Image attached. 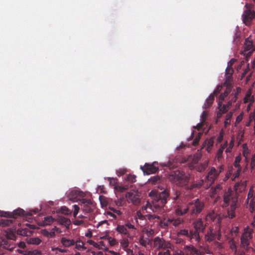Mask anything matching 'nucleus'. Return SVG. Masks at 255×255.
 <instances>
[{
  "mask_svg": "<svg viewBox=\"0 0 255 255\" xmlns=\"http://www.w3.org/2000/svg\"><path fill=\"white\" fill-rule=\"evenodd\" d=\"M42 234L46 237L52 238L54 237L55 236V232L52 231V232H49L46 230H42Z\"/></svg>",
  "mask_w": 255,
  "mask_h": 255,
  "instance_id": "obj_35",
  "label": "nucleus"
},
{
  "mask_svg": "<svg viewBox=\"0 0 255 255\" xmlns=\"http://www.w3.org/2000/svg\"><path fill=\"white\" fill-rule=\"evenodd\" d=\"M205 239L208 242H212L217 239L221 240V234L219 231H214L212 229H210L205 235Z\"/></svg>",
  "mask_w": 255,
  "mask_h": 255,
  "instance_id": "obj_16",
  "label": "nucleus"
},
{
  "mask_svg": "<svg viewBox=\"0 0 255 255\" xmlns=\"http://www.w3.org/2000/svg\"><path fill=\"white\" fill-rule=\"evenodd\" d=\"M139 243L141 246L146 247V245L148 244L147 240L140 238L139 240Z\"/></svg>",
  "mask_w": 255,
  "mask_h": 255,
  "instance_id": "obj_63",
  "label": "nucleus"
},
{
  "mask_svg": "<svg viewBox=\"0 0 255 255\" xmlns=\"http://www.w3.org/2000/svg\"><path fill=\"white\" fill-rule=\"evenodd\" d=\"M240 207V204L237 202L236 199H234L233 203H231L230 206L227 209V216L230 219H233L236 217V210Z\"/></svg>",
  "mask_w": 255,
  "mask_h": 255,
  "instance_id": "obj_17",
  "label": "nucleus"
},
{
  "mask_svg": "<svg viewBox=\"0 0 255 255\" xmlns=\"http://www.w3.org/2000/svg\"><path fill=\"white\" fill-rule=\"evenodd\" d=\"M116 188L121 192H124L128 189V186H116Z\"/></svg>",
  "mask_w": 255,
  "mask_h": 255,
  "instance_id": "obj_60",
  "label": "nucleus"
},
{
  "mask_svg": "<svg viewBox=\"0 0 255 255\" xmlns=\"http://www.w3.org/2000/svg\"><path fill=\"white\" fill-rule=\"evenodd\" d=\"M173 222V219H166L164 218L161 220L160 222V226L161 227H164L168 226L170 224L172 223Z\"/></svg>",
  "mask_w": 255,
  "mask_h": 255,
  "instance_id": "obj_32",
  "label": "nucleus"
},
{
  "mask_svg": "<svg viewBox=\"0 0 255 255\" xmlns=\"http://www.w3.org/2000/svg\"><path fill=\"white\" fill-rule=\"evenodd\" d=\"M250 165L252 169H253L255 167V154L252 155Z\"/></svg>",
  "mask_w": 255,
  "mask_h": 255,
  "instance_id": "obj_62",
  "label": "nucleus"
},
{
  "mask_svg": "<svg viewBox=\"0 0 255 255\" xmlns=\"http://www.w3.org/2000/svg\"><path fill=\"white\" fill-rule=\"evenodd\" d=\"M57 220L60 225L64 226L67 229H69L71 224V222L69 219L60 216L58 217Z\"/></svg>",
  "mask_w": 255,
  "mask_h": 255,
  "instance_id": "obj_22",
  "label": "nucleus"
},
{
  "mask_svg": "<svg viewBox=\"0 0 255 255\" xmlns=\"http://www.w3.org/2000/svg\"><path fill=\"white\" fill-rule=\"evenodd\" d=\"M208 115V113L206 111H204L201 116V123H199L196 128L198 130H201L202 128H204V125L206 124V120Z\"/></svg>",
  "mask_w": 255,
  "mask_h": 255,
  "instance_id": "obj_24",
  "label": "nucleus"
},
{
  "mask_svg": "<svg viewBox=\"0 0 255 255\" xmlns=\"http://www.w3.org/2000/svg\"><path fill=\"white\" fill-rule=\"evenodd\" d=\"M233 65H228L226 69L225 81L223 86L226 87V90L232 91V76L234 73Z\"/></svg>",
  "mask_w": 255,
  "mask_h": 255,
  "instance_id": "obj_9",
  "label": "nucleus"
},
{
  "mask_svg": "<svg viewBox=\"0 0 255 255\" xmlns=\"http://www.w3.org/2000/svg\"><path fill=\"white\" fill-rule=\"evenodd\" d=\"M205 143L207 144V149L211 148L214 144V140L213 138H210L207 141H206Z\"/></svg>",
  "mask_w": 255,
  "mask_h": 255,
  "instance_id": "obj_51",
  "label": "nucleus"
},
{
  "mask_svg": "<svg viewBox=\"0 0 255 255\" xmlns=\"http://www.w3.org/2000/svg\"><path fill=\"white\" fill-rule=\"evenodd\" d=\"M178 235H182L187 237L191 242H193L194 241V238H193V233L192 230H190L189 232L188 230L186 229L181 230L178 233Z\"/></svg>",
  "mask_w": 255,
  "mask_h": 255,
  "instance_id": "obj_26",
  "label": "nucleus"
},
{
  "mask_svg": "<svg viewBox=\"0 0 255 255\" xmlns=\"http://www.w3.org/2000/svg\"><path fill=\"white\" fill-rule=\"evenodd\" d=\"M76 249L78 250H84L86 249V248L84 247L83 242L79 241V243L76 245Z\"/></svg>",
  "mask_w": 255,
  "mask_h": 255,
  "instance_id": "obj_47",
  "label": "nucleus"
},
{
  "mask_svg": "<svg viewBox=\"0 0 255 255\" xmlns=\"http://www.w3.org/2000/svg\"><path fill=\"white\" fill-rule=\"evenodd\" d=\"M8 243L5 239L0 238V255L5 254V250L8 249Z\"/></svg>",
  "mask_w": 255,
  "mask_h": 255,
  "instance_id": "obj_23",
  "label": "nucleus"
},
{
  "mask_svg": "<svg viewBox=\"0 0 255 255\" xmlns=\"http://www.w3.org/2000/svg\"><path fill=\"white\" fill-rule=\"evenodd\" d=\"M61 243L65 247H69L74 245L75 242L74 240L68 239L65 237H63L61 239Z\"/></svg>",
  "mask_w": 255,
  "mask_h": 255,
  "instance_id": "obj_27",
  "label": "nucleus"
},
{
  "mask_svg": "<svg viewBox=\"0 0 255 255\" xmlns=\"http://www.w3.org/2000/svg\"><path fill=\"white\" fill-rule=\"evenodd\" d=\"M74 208V212H73V216L76 218L77 216V215L78 214L79 211V207L77 205H74L73 206Z\"/></svg>",
  "mask_w": 255,
  "mask_h": 255,
  "instance_id": "obj_59",
  "label": "nucleus"
},
{
  "mask_svg": "<svg viewBox=\"0 0 255 255\" xmlns=\"http://www.w3.org/2000/svg\"><path fill=\"white\" fill-rule=\"evenodd\" d=\"M128 230H135L134 225L130 223H127L124 225H118L116 228V231L122 234L127 236L128 238L131 239L132 236L130 235Z\"/></svg>",
  "mask_w": 255,
  "mask_h": 255,
  "instance_id": "obj_11",
  "label": "nucleus"
},
{
  "mask_svg": "<svg viewBox=\"0 0 255 255\" xmlns=\"http://www.w3.org/2000/svg\"><path fill=\"white\" fill-rule=\"evenodd\" d=\"M233 116V113L232 112H229L228 113L226 116V119L224 122L225 126L226 127L227 125L230 124L231 120Z\"/></svg>",
  "mask_w": 255,
  "mask_h": 255,
  "instance_id": "obj_36",
  "label": "nucleus"
},
{
  "mask_svg": "<svg viewBox=\"0 0 255 255\" xmlns=\"http://www.w3.org/2000/svg\"><path fill=\"white\" fill-rule=\"evenodd\" d=\"M204 181L203 180H200L198 182L193 183L191 185V189H193L194 188H199L202 186L203 184Z\"/></svg>",
  "mask_w": 255,
  "mask_h": 255,
  "instance_id": "obj_41",
  "label": "nucleus"
},
{
  "mask_svg": "<svg viewBox=\"0 0 255 255\" xmlns=\"http://www.w3.org/2000/svg\"><path fill=\"white\" fill-rule=\"evenodd\" d=\"M201 134H202L201 133H198V134L196 135V137L195 138V139L193 141L192 144L194 146H196L198 144L199 141V140L200 139Z\"/></svg>",
  "mask_w": 255,
  "mask_h": 255,
  "instance_id": "obj_44",
  "label": "nucleus"
},
{
  "mask_svg": "<svg viewBox=\"0 0 255 255\" xmlns=\"http://www.w3.org/2000/svg\"><path fill=\"white\" fill-rule=\"evenodd\" d=\"M182 255H204V253L197 248L193 245L185 246L183 249V251L180 253Z\"/></svg>",
  "mask_w": 255,
  "mask_h": 255,
  "instance_id": "obj_12",
  "label": "nucleus"
},
{
  "mask_svg": "<svg viewBox=\"0 0 255 255\" xmlns=\"http://www.w3.org/2000/svg\"><path fill=\"white\" fill-rule=\"evenodd\" d=\"M194 230H192L193 233L194 241L199 243L200 241L199 233L203 232L205 229V226L201 219H198L193 223Z\"/></svg>",
  "mask_w": 255,
  "mask_h": 255,
  "instance_id": "obj_8",
  "label": "nucleus"
},
{
  "mask_svg": "<svg viewBox=\"0 0 255 255\" xmlns=\"http://www.w3.org/2000/svg\"><path fill=\"white\" fill-rule=\"evenodd\" d=\"M254 229L247 227L245 229L244 232L241 238V248L248 250L253 249L251 247V242L253 237Z\"/></svg>",
  "mask_w": 255,
  "mask_h": 255,
  "instance_id": "obj_5",
  "label": "nucleus"
},
{
  "mask_svg": "<svg viewBox=\"0 0 255 255\" xmlns=\"http://www.w3.org/2000/svg\"><path fill=\"white\" fill-rule=\"evenodd\" d=\"M219 173L215 167H212L209 171L208 174L206 176V179L211 183L214 182L215 180L219 176Z\"/></svg>",
  "mask_w": 255,
  "mask_h": 255,
  "instance_id": "obj_21",
  "label": "nucleus"
},
{
  "mask_svg": "<svg viewBox=\"0 0 255 255\" xmlns=\"http://www.w3.org/2000/svg\"><path fill=\"white\" fill-rule=\"evenodd\" d=\"M136 177L135 175L129 174L127 176L125 180L131 183H134L136 181Z\"/></svg>",
  "mask_w": 255,
  "mask_h": 255,
  "instance_id": "obj_40",
  "label": "nucleus"
},
{
  "mask_svg": "<svg viewBox=\"0 0 255 255\" xmlns=\"http://www.w3.org/2000/svg\"><path fill=\"white\" fill-rule=\"evenodd\" d=\"M31 215V214H26L25 211L22 209H17L13 211L12 213L5 212L1 216L5 217H9L12 219H16L18 216Z\"/></svg>",
  "mask_w": 255,
  "mask_h": 255,
  "instance_id": "obj_18",
  "label": "nucleus"
},
{
  "mask_svg": "<svg viewBox=\"0 0 255 255\" xmlns=\"http://www.w3.org/2000/svg\"><path fill=\"white\" fill-rule=\"evenodd\" d=\"M41 240L38 238H30L28 241V243L30 244L38 245L40 244Z\"/></svg>",
  "mask_w": 255,
  "mask_h": 255,
  "instance_id": "obj_34",
  "label": "nucleus"
},
{
  "mask_svg": "<svg viewBox=\"0 0 255 255\" xmlns=\"http://www.w3.org/2000/svg\"><path fill=\"white\" fill-rule=\"evenodd\" d=\"M40 252L37 250H35L33 251H25L24 252V255H38Z\"/></svg>",
  "mask_w": 255,
  "mask_h": 255,
  "instance_id": "obj_42",
  "label": "nucleus"
},
{
  "mask_svg": "<svg viewBox=\"0 0 255 255\" xmlns=\"http://www.w3.org/2000/svg\"><path fill=\"white\" fill-rule=\"evenodd\" d=\"M169 191L167 188L156 193L152 203L147 202L146 205L142 207V211L149 209L153 212H156L161 209L166 204L167 199L169 197Z\"/></svg>",
  "mask_w": 255,
  "mask_h": 255,
  "instance_id": "obj_2",
  "label": "nucleus"
},
{
  "mask_svg": "<svg viewBox=\"0 0 255 255\" xmlns=\"http://www.w3.org/2000/svg\"><path fill=\"white\" fill-rule=\"evenodd\" d=\"M168 178L173 183L179 186H183L188 183L190 177L185 175L184 172L177 170L171 172Z\"/></svg>",
  "mask_w": 255,
  "mask_h": 255,
  "instance_id": "obj_4",
  "label": "nucleus"
},
{
  "mask_svg": "<svg viewBox=\"0 0 255 255\" xmlns=\"http://www.w3.org/2000/svg\"><path fill=\"white\" fill-rule=\"evenodd\" d=\"M174 200L175 204V213L178 216H182L188 211H189L192 216L197 215L200 214L204 208V203L199 199H196L188 203L187 206L178 199V195L174 198Z\"/></svg>",
  "mask_w": 255,
  "mask_h": 255,
  "instance_id": "obj_1",
  "label": "nucleus"
},
{
  "mask_svg": "<svg viewBox=\"0 0 255 255\" xmlns=\"http://www.w3.org/2000/svg\"><path fill=\"white\" fill-rule=\"evenodd\" d=\"M207 166V163L201 164L196 167V170L199 172H203Z\"/></svg>",
  "mask_w": 255,
  "mask_h": 255,
  "instance_id": "obj_43",
  "label": "nucleus"
},
{
  "mask_svg": "<svg viewBox=\"0 0 255 255\" xmlns=\"http://www.w3.org/2000/svg\"><path fill=\"white\" fill-rule=\"evenodd\" d=\"M160 180V178L158 176H153L149 179V181L152 184H156Z\"/></svg>",
  "mask_w": 255,
  "mask_h": 255,
  "instance_id": "obj_49",
  "label": "nucleus"
},
{
  "mask_svg": "<svg viewBox=\"0 0 255 255\" xmlns=\"http://www.w3.org/2000/svg\"><path fill=\"white\" fill-rule=\"evenodd\" d=\"M241 91V89L238 87L236 90H234L230 95L232 91H227V90L221 94L218 100V109L222 113L227 112L232 104L236 101L237 96Z\"/></svg>",
  "mask_w": 255,
  "mask_h": 255,
  "instance_id": "obj_3",
  "label": "nucleus"
},
{
  "mask_svg": "<svg viewBox=\"0 0 255 255\" xmlns=\"http://www.w3.org/2000/svg\"><path fill=\"white\" fill-rule=\"evenodd\" d=\"M169 249H163V251L159 252L157 255H171Z\"/></svg>",
  "mask_w": 255,
  "mask_h": 255,
  "instance_id": "obj_53",
  "label": "nucleus"
},
{
  "mask_svg": "<svg viewBox=\"0 0 255 255\" xmlns=\"http://www.w3.org/2000/svg\"><path fill=\"white\" fill-rule=\"evenodd\" d=\"M17 234L23 236H28L31 234V232L27 229H19L17 230Z\"/></svg>",
  "mask_w": 255,
  "mask_h": 255,
  "instance_id": "obj_31",
  "label": "nucleus"
},
{
  "mask_svg": "<svg viewBox=\"0 0 255 255\" xmlns=\"http://www.w3.org/2000/svg\"><path fill=\"white\" fill-rule=\"evenodd\" d=\"M85 194L82 191L78 190H72L68 195V197L69 200L76 202L78 200L80 201V198L84 197Z\"/></svg>",
  "mask_w": 255,
  "mask_h": 255,
  "instance_id": "obj_19",
  "label": "nucleus"
},
{
  "mask_svg": "<svg viewBox=\"0 0 255 255\" xmlns=\"http://www.w3.org/2000/svg\"><path fill=\"white\" fill-rule=\"evenodd\" d=\"M136 219H139L141 220H145L146 218V215L144 216L142 214L140 211H137L136 215Z\"/></svg>",
  "mask_w": 255,
  "mask_h": 255,
  "instance_id": "obj_54",
  "label": "nucleus"
},
{
  "mask_svg": "<svg viewBox=\"0 0 255 255\" xmlns=\"http://www.w3.org/2000/svg\"><path fill=\"white\" fill-rule=\"evenodd\" d=\"M253 98L251 97V96L250 94L246 95V97L244 98V102L245 103H248V102H253Z\"/></svg>",
  "mask_w": 255,
  "mask_h": 255,
  "instance_id": "obj_58",
  "label": "nucleus"
},
{
  "mask_svg": "<svg viewBox=\"0 0 255 255\" xmlns=\"http://www.w3.org/2000/svg\"><path fill=\"white\" fill-rule=\"evenodd\" d=\"M153 248L156 250H160L166 249H171V244L166 241L163 238L156 237L153 240Z\"/></svg>",
  "mask_w": 255,
  "mask_h": 255,
  "instance_id": "obj_10",
  "label": "nucleus"
},
{
  "mask_svg": "<svg viewBox=\"0 0 255 255\" xmlns=\"http://www.w3.org/2000/svg\"><path fill=\"white\" fill-rule=\"evenodd\" d=\"M234 199H236L237 202H238V198L234 194L232 190H229L228 191L225 192L223 195L224 203L223 207H226L228 206L230 202L231 203H233Z\"/></svg>",
  "mask_w": 255,
  "mask_h": 255,
  "instance_id": "obj_15",
  "label": "nucleus"
},
{
  "mask_svg": "<svg viewBox=\"0 0 255 255\" xmlns=\"http://www.w3.org/2000/svg\"><path fill=\"white\" fill-rule=\"evenodd\" d=\"M83 211L86 213L92 212L95 208V204L90 199L83 198L80 200Z\"/></svg>",
  "mask_w": 255,
  "mask_h": 255,
  "instance_id": "obj_14",
  "label": "nucleus"
},
{
  "mask_svg": "<svg viewBox=\"0 0 255 255\" xmlns=\"http://www.w3.org/2000/svg\"><path fill=\"white\" fill-rule=\"evenodd\" d=\"M121 245L122 248L126 250L128 246V241L127 238H123L121 240Z\"/></svg>",
  "mask_w": 255,
  "mask_h": 255,
  "instance_id": "obj_37",
  "label": "nucleus"
},
{
  "mask_svg": "<svg viewBox=\"0 0 255 255\" xmlns=\"http://www.w3.org/2000/svg\"><path fill=\"white\" fill-rule=\"evenodd\" d=\"M140 169L144 174L147 175L155 173L158 170V162H153L151 164L146 163L143 166H140Z\"/></svg>",
  "mask_w": 255,
  "mask_h": 255,
  "instance_id": "obj_13",
  "label": "nucleus"
},
{
  "mask_svg": "<svg viewBox=\"0 0 255 255\" xmlns=\"http://www.w3.org/2000/svg\"><path fill=\"white\" fill-rule=\"evenodd\" d=\"M234 165L237 169L235 172L234 173V176L235 178H237L239 176L240 172L241 171V167L240 165V163L234 161Z\"/></svg>",
  "mask_w": 255,
  "mask_h": 255,
  "instance_id": "obj_33",
  "label": "nucleus"
},
{
  "mask_svg": "<svg viewBox=\"0 0 255 255\" xmlns=\"http://www.w3.org/2000/svg\"><path fill=\"white\" fill-rule=\"evenodd\" d=\"M110 209L113 211V212L115 214H117L119 216H120L122 214V212H121V211L119 210H117L114 208H111L110 207Z\"/></svg>",
  "mask_w": 255,
  "mask_h": 255,
  "instance_id": "obj_64",
  "label": "nucleus"
},
{
  "mask_svg": "<svg viewBox=\"0 0 255 255\" xmlns=\"http://www.w3.org/2000/svg\"><path fill=\"white\" fill-rule=\"evenodd\" d=\"M212 189H213V194H216L222 189V187L221 184H218L214 188H212Z\"/></svg>",
  "mask_w": 255,
  "mask_h": 255,
  "instance_id": "obj_48",
  "label": "nucleus"
},
{
  "mask_svg": "<svg viewBox=\"0 0 255 255\" xmlns=\"http://www.w3.org/2000/svg\"><path fill=\"white\" fill-rule=\"evenodd\" d=\"M15 219H2L0 220V225L2 227L9 226L11 225Z\"/></svg>",
  "mask_w": 255,
  "mask_h": 255,
  "instance_id": "obj_28",
  "label": "nucleus"
},
{
  "mask_svg": "<svg viewBox=\"0 0 255 255\" xmlns=\"http://www.w3.org/2000/svg\"><path fill=\"white\" fill-rule=\"evenodd\" d=\"M217 217V214L214 211L209 213L207 215V218L210 219L212 221H214Z\"/></svg>",
  "mask_w": 255,
  "mask_h": 255,
  "instance_id": "obj_45",
  "label": "nucleus"
},
{
  "mask_svg": "<svg viewBox=\"0 0 255 255\" xmlns=\"http://www.w3.org/2000/svg\"><path fill=\"white\" fill-rule=\"evenodd\" d=\"M227 145L228 142L226 141L223 144L221 145L219 149L218 150L216 157L219 162L223 159V153L224 149L227 147Z\"/></svg>",
  "mask_w": 255,
  "mask_h": 255,
  "instance_id": "obj_25",
  "label": "nucleus"
},
{
  "mask_svg": "<svg viewBox=\"0 0 255 255\" xmlns=\"http://www.w3.org/2000/svg\"><path fill=\"white\" fill-rule=\"evenodd\" d=\"M126 198L128 202L134 205H138L140 203L139 196L137 192H129L126 195Z\"/></svg>",
  "mask_w": 255,
  "mask_h": 255,
  "instance_id": "obj_20",
  "label": "nucleus"
},
{
  "mask_svg": "<svg viewBox=\"0 0 255 255\" xmlns=\"http://www.w3.org/2000/svg\"><path fill=\"white\" fill-rule=\"evenodd\" d=\"M246 9L242 15L244 23L246 25H250L253 19L255 17V11L251 9L254 8L253 3H246L245 4Z\"/></svg>",
  "mask_w": 255,
  "mask_h": 255,
  "instance_id": "obj_7",
  "label": "nucleus"
},
{
  "mask_svg": "<svg viewBox=\"0 0 255 255\" xmlns=\"http://www.w3.org/2000/svg\"><path fill=\"white\" fill-rule=\"evenodd\" d=\"M54 221V219L52 216H47L44 218V220L41 223V226H45L47 225H50Z\"/></svg>",
  "mask_w": 255,
  "mask_h": 255,
  "instance_id": "obj_29",
  "label": "nucleus"
},
{
  "mask_svg": "<svg viewBox=\"0 0 255 255\" xmlns=\"http://www.w3.org/2000/svg\"><path fill=\"white\" fill-rule=\"evenodd\" d=\"M214 95L211 94L209 97L207 99L206 103L204 105V108L206 109L210 107L214 100Z\"/></svg>",
  "mask_w": 255,
  "mask_h": 255,
  "instance_id": "obj_30",
  "label": "nucleus"
},
{
  "mask_svg": "<svg viewBox=\"0 0 255 255\" xmlns=\"http://www.w3.org/2000/svg\"><path fill=\"white\" fill-rule=\"evenodd\" d=\"M230 248L234 251H235V253H237V247L236 245V243L235 241L233 240H232L230 242Z\"/></svg>",
  "mask_w": 255,
  "mask_h": 255,
  "instance_id": "obj_52",
  "label": "nucleus"
},
{
  "mask_svg": "<svg viewBox=\"0 0 255 255\" xmlns=\"http://www.w3.org/2000/svg\"><path fill=\"white\" fill-rule=\"evenodd\" d=\"M127 170L125 168H121L117 170V173L119 176L125 174L127 172Z\"/></svg>",
  "mask_w": 255,
  "mask_h": 255,
  "instance_id": "obj_57",
  "label": "nucleus"
},
{
  "mask_svg": "<svg viewBox=\"0 0 255 255\" xmlns=\"http://www.w3.org/2000/svg\"><path fill=\"white\" fill-rule=\"evenodd\" d=\"M146 217L149 220H152L154 219H160V217L159 216L155 215L147 214L146 215Z\"/></svg>",
  "mask_w": 255,
  "mask_h": 255,
  "instance_id": "obj_56",
  "label": "nucleus"
},
{
  "mask_svg": "<svg viewBox=\"0 0 255 255\" xmlns=\"http://www.w3.org/2000/svg\"><path fill=\"white\" fill-rule=\"evenodd\" d=\"M222 86H218L217 88L214 90V93L212 95H214V96H216L220 92V91L222 90Z\"/></svg>",
  "mask_w": 255,
  "mask_h": 255,
  "instance_id": "obj_61",
  "label": "nucleus"
},
{
  "mask_svg": "<svg viewBox=\"0 0 255 255\" xmlns=\"http://www.w3.org/2000/svg\"><path fill=\"white\" fill-rule=\"evenodd\" d=\"M183 222V220L180 218H178L175 220L173 219L172 224L174 226H177Z\"/></svg>",
  "mask_w": 255,
  "mask_h": 255,
  "instance_id": "obj_46",
  "label": "nucleus"
},
{
  "mask_svg": "<svg viewBox=\"0 0 255 255\" xmlns=\"http://www.w3.org/2000/svg\"><path fill=\"white\" fill-rule=\"evenodd\" d=\"M61 212L62 214L66 215H70L72 213V211H71L66 206H62L61 207Z\"/></svg>",
  "mask_w": 255,
  "mask_h": 255,
  "instance_id": "obj_39",
  "label": "nucleus"
},
{
  "mask_svg": "<svg viewBox=\"0 0 255 255\" xmlns=\"http://www.w3.org/2000/svg\"><path fill=\"white\" fill-rule=\"evenodd\" d=\"M253 191H252L251 190H250L249 192V193H248V198H247V201L248 203H249L250 204H252V198H253Z\"/></svg>",
  "mask_w": 255,
  "mask_h": 255,
  "instance_id": "obj_50",
  "label": "nucleus"
},
{
  "mask_svg": "<svg viewBox=\"0 0 255 255\" xmlns=\"http://www.w3.org/2000/svg\"><path fill=\"white\" fill-rule=\"evenodd\" d=\"M249 151L248 149H244L243 152V156L245 157V162L246 163V168H247L248 163L249 162Z\"/></svg>",
  "mask_w": 255,
  "mask_h": 255,
  "instance_id": "obj_38",
  "label": "nucleus"
},
{
  "mask_svg": "<svg viewBox=\"0 0 255 255\" xmlns=\"http://www.w3.org/2000/svg\"><path fill=\"white\" fill-rule=\"evenodd\" d=\"M255 50V46H254L253 42L249 40L248 39H246L244 45V50L240 53L241 55L243 56V59H245L241 62V64L248 62Z\"/></svg>",
  "mask_w": 255,
  "mask_h": 255,
  "instance_id": "obj_6",
  "label": "nucleus"
},
{
  "mask_svg": "<svg viewBox=\"0 0 255 255\" xmlns=\"http://www.w3.org/2000/svg\"><path fill=\"white\" fill-rule=\"evenodd\" d=\"M108 180L110 182V184L113 186L116 185L117 184L118 179L117 178L108 177Z\"/></svg>",
  "mask_w": 255,
  "mask_h": 255,
  "instance_id": "obj_55",
  "label": "nucleus"
}]
</instances>
